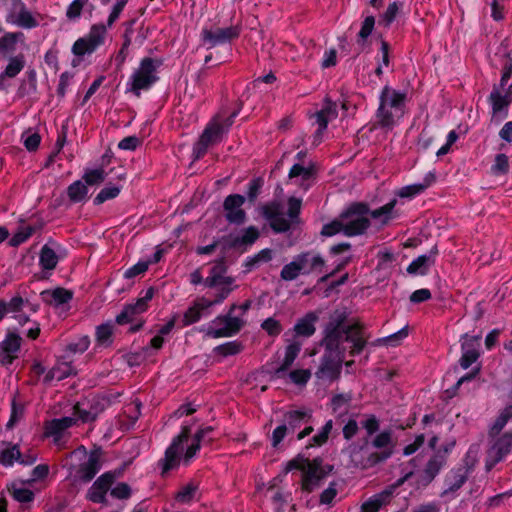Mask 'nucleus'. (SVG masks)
<instances>
[{"mask_svg":"<svg viewBox=\"0 0 512 512\" xmlns=\"http://www.w3.org/2000/svg\"><path fill=\"white\" fill-rule=\"evenodd\" d=\"M348 317L346 308L335 309L329 314L323 331L324 337L320 342L324 351L315 373L319 379L333 381L340 377L346 352L345 343L351 344V356L360 354L367 344L363 324L358 321L349 322Z\"/></svg>","mask_w":512,"mask_h":512,"instance_id":"obj_1","label":"nucleus"},{"mask_svg":"<svg viewBox=\"0 0 512 512\" xmlns=\"http://www.w3.org/2000/svg\"><path fill=\"white\" fill-rule=\"evenodd\" d=\"M396 203L397 200L393 199L386 205L373 211H370L368 204L363 202H354L350 204L339 215L344 226V235L352 237L364 234L370 226L368 215H371V217L375 219L384 216L385 218L383 222L386 223L390 218V213L395 207Z\"/></svg>","mask_w":512,"mask_h":512,"instance_id":"obj_2","label":"nucleus"},{"mask_svg":"<svg viewBox=\"0 0 512 512\" xmlns=\"http://www.w3.org/2000/svg\"><path fill=\"white\" fill-rule=\"evenodd\" d=\"M293 469L302 472L301 489L304 492L311 493L321 484V481L330 474L334 466L324 465L321 457H316L312 460L298 454L295 458L288 461L284 469L285 474Z\"/></svg>","mask_w":512,"mask_h":512,"instance_id":"obj_3","label":"nucleus"},{"mask_svg":"<svg viewBox=\"0 0 512 512\" xmlns=\"http://www.w3.org/2000/svg\"><path fill=\"white\" fill-rule=\"evenodd\" d=\"M406 93L385 86L380 94L377 110V124L386 130H392L397 121L405 114Z\"/></svg>","mask_w":512,"mask_h":512,"instance_id":"obj_4","label":"nucleus"},{"mask_svg":"<svg viewBox=\"0 0 512 512\" xmlns=\"http://www.w3.org/2000/svg\"><path fill=\"white\" fill-rule=\"evenodd\" d=\"M391 432L384 431L378 434L371 445L366 443L351 454L352 462L356 467L368 469L385 461L392 455Z\"/></svg>","mask_w":512,"mask_h":512,"instance_id":"obj_5","label":"nucleus"},{"mask_svg":"<svg viewBox=\"0 0 512 512\" xmlns=\"http://www.w3.org/2000/svg\"><path fill=\"white\" fill-rule=\"evenodd\" d=\"M259 230L255 226H249L243 231L242 235L229 234L223 236L207 246H200L196 249L199 255L211 254L216 248H220L221 256L227 257L231 250L243 253L254 244L259 238Z\"/></svg>","mask_w":512,"mask_h":512,"instance_id":"obj_6","label":"nucleus"},{"mask_svg":"<svg viewBox=\"0 0 512 512\" xmlns=\"http://www.w3.org/2000/svg\"><path fill=\"white\" fill-rule=\"evenodd\" d=\"M263 217L269 221L270 227L276 233H283L290 229L291 222L297 221L301 210V200L295 197L288 199V216L290 220L284 217L281 203L273 201L262 208Z\"/></svg>","mask_w":512,"mask_h":512,"instance_id":"obj_7","label":"nucleus"},{"mask_svg":"<svg viewBox=\"0 0 512 512\" xmlns=\"http://www.w3.org/2000/svg\"><path fill=\"white\" fill-rule=\"evenodd\" d=\"M162 65V60L146 57L142 59L139 68L132 75L131 91L140 96L141 90L150 88L157 80L156 70Z\"/></svg>","mask_w":512,"mask_h":512,"instance_id":"obj_8","label":"nucleus"},{"mask_svg":"<svg viewBox=\"0 0 512 512\" xmlns=\"http://www.w3.org/2000/svg\"><path fill=\"white\" fill-rule=\"evenodd\" d=\"M479 451L480 446L478 444L470 446L463 460V466L452 470L453 481L444 493L455 492L462 487L478 462Z\"/></svg>","mask_w":512,"mask_h":512,"instance_id":"obj_9","label":"nucleus"},{"mask_svg":"<svg viewBox=\"0 0 512 512\" xmlns=\"http://www.w3.org/2000/svg\"><path fill=\"white\" fill-rule=\"evenodd\" d=\"M490 439V447L487 450L485 464L487 471H490L510 452L512 447V433L506 432Z\"/></svg>","mask_w":512,"mask_h":512,"instance_id":"obj_10","label":"nucleus"},{"mask_svg":"<svg viewBox=\"0 0 512 512\" xmlns=\"http://www.w3.org/2000/svg\"><path fill=\"white\" fill-rule=\"evenodd\" d=\"M224 133L225 129L219 123L218 117H214L204 129L194 147L195 159L201 158L206 153L209 146L220 142Z\"/></svg>","mask_w":512,"mask_h":512,"instance_id":"obj_11","label":"nucleus"},{"mask_svg":"<svg viewBox=\"0 0 512 512\" xmlns=\"http://www.w3.org/2000/svg\"><path fill=\"white\" fill-rule=\"evenodd\" d=\"M413 475V471L406 473L403 477L398 479L395 483L386 487L380 493L374 495L369 498L361 505L362 512H378L381 507L388 504L393 496V493L397 488L402 486L411 476Z\"/></svg>","mask_w":512,"mask_h":512,"instance_id":"obj_12","label":"nucleus"},{"mask_svg":"<svg viewBox=\"0 0 512 512\" xmlns=\"http://www.w3.org/2000/svg\"><path fill=\"white\" fill-rule=\"evenodd\" d=\"M452 446H454V442L450 446L447 445L434 452L420 474L419 483L426 486L435 479L440 470L445 466L448 452Z\"/></svg>","mask_w":512,"mask_h":512,"instance_id":"obj_13","label":"nucleus"},{"mask_svg":"<svg viewBox=\"0 0 512 512\" xmlns=\"http://www.w3.org/2000/svg\"><path fill=\"white\" fill-rule=\"evenodd\" d=\"M191 429L189 426H184L181 433L176 436L171 445L165 451L164 459L160 460L162 465V474L167 473L169 470L176 467L179 463V455L182 451V443L188 440Z\"/></svg>","mask_w":512,"mask_h":512,"instance_id":"obj_14","label":"nucleus"},{"mask_svg":"<svg viewBox=\"0 0 512 512\" xmlns=\"http://www.w3.org/2000/svg\"><path fill=\"white\" fill-rule=\"evenodd\" d=\"M102 455L101 447L92 449L87 456V460L76 469L75 479L84 483L90 482L101 468Z\"/></svg>","mask_w":512,"mask_h":512,"instance_id":"obj_15","label":"nucleus"},{"mask_svg":"<svg viewBox=\"0 0 512 512\" xmlns=\"http://www.w3.org/2000/svg\"><path fill=\"white\" fill-rule=\"evenodd\" d=\"M106 33V27L104 25L92 26L90 33L85 38L78 39L72 48V51L77 56H82L86 53L93 52L97 46H99L103 37Z\"/></svg>","mask_w":512,"mask_h":512,"instance_id":"obj_16","label":"nucleus"},{"mask_svg":"<svg viewBox=\"0 0 512 512\" xmlns=\"http://www.w3.org/2000/svg\"><path fill=\"white\" fill-rule=\"evenodd\" d=\"M245 197L240 194L228 195L223 202L225 218L229 223L240 225L246 221V212L242 209Z\"/></svg>","mask_w":512,"mask_h":512,"instance_id":"obj_17","label":"nucleus"},{"mask_svg":"<svg viewBox=\"0 0 512 512\" xmlns=\"http://www.w3.org/2000/svg\"><path fill=\"white\" fill-rule=\"evenodd\" d=\"M235 305H232L229 313L225 316H219L217 317L213 323L219 322L224 323L225 326L223 328L214 329V328H208L206 334L213 338H220V337H230L236 333H238L242 327L243 321L237 317H233L232 311L235 309Z\"/></svg>","mask_w":512,"mask_h":512,"instance_id":"obj_18","label":"nucleus"},{"mask_svg":"<svg viewBox=\"0 0 512 512\" xmlns=\"http://www.w3.org/2000/svg\"><path fill=\"white\" fill-rule=\"evenodd\" d=\"M115 480V473L102 474L90 487L87 498L95 503H106V493Z\"/></svg>","mask_w":512,"mask_h":512,"instance_id":"obj_19","label":"nucleus"},{"mask_svg":"<svg viewBox=\"0 0 512 512\" xmlns=\"http://www.w3.org/2000/svg\"><path fill=\"white\" fill-rule=\"evenodd\" d=\"M225 256H221L210 270V275L204 280V284L209 288H214L219 285L229 286L234 282V278L225 276L227 272V265Z\"/></svg>","mask_w":512,"mask_h":512,"instance_id":"obj_20","label":"nucleus"},{"mask_svg":"<svg viewBox=\"0 0 512 512\" xmlns=\"http://www.w3.org/2000/svg\"><path fill=\"white\" fill-rule=\"evenodd\" d=\"M240 30L237 26H230L227 28H216L215 30L204 29L202 38L205 42L210 43L212 46L217 44L229 42L239 36Z\"/></svg>","mask_w":512,"mask_h":512,"instance_id":"obj_21","label":"nucleus"},{"mask_svg":"<svg viewBox=\"0 0 512 512\" xmlns=\"http://www.w3.org/2000/svg\"><path fill=\"white\" fill-rule=\"evenodd\" d=\"M489 101L492 105V118L507 117V108L512 101L510 93L501 94L500 88L495 85L489 96Z\"/></svg>","mask_w":512,"mask_h":512,"instance_id":"obj_22","label":"nucleus"},{"mask_svg":"<svg viewBox=\"0 0 512 512\" xmlns=\"http://www.w3.org/2000/svg\"><path fill=\"white\" fill-rule=\"evenodd\" d=\"M438 254V249L434 246L428 255H421L416 258L408 267L407 272L409 274H421L425 275L427 273L428 267L435 263L436 255Z\"/></svg>","mask_w":512,"mask_h":512,"instance_id":"obj_23","label":"nucleus"},{"mask_svg":"<svg viewBox=\"0 0 512 512\" xmlns=\"http://www.w3.org/2000/svg\"><path fill=\"white\" fill-rule=\"evenodd\" d=\"M73 297V293L65 288L58 287L54 290H45L41 292L42 300L54 306H60L69 302Z\"/></svg>","mask_w":512,"mask_h":512,"instance_id":"obj_24","label":"nucleus"},{"mask_svg":"<svg viewBox=\"0 0 512 512\" xmlns=\"http://www.w3.org/2000/svg\"><path fill=\"white\" fill-rule=\"evenodd\" d=\"M436 180V175L434 172H429L426 177L424 178V181L422 183L408 185L405 187H402L398 192L397 195L401 198H412L417 194L422 193L425 191L432 183H434Z\"/></svg>","mask_w":512,"mask_h":512,"instance_id":"obj_25","label":"nucleus"},{"mask_svg":"<svg viewBox=\"0 0 512 512\" xmlns=\"http://www.w3.org/2000/svg\"><path fill=\"white\" fill-rule=\"evenodd\" d=\"M212 305H214V302H210L205 298L197 300L194 305L185 312L182 320L184 326L197 322L202 315V311L208 309Z\"/></svg>","mask_w":512,"mask_h":512,"instance_id":"obj_26","label":"nucleus"},{"mask_svg":"<svg viewBox=\"0 0 512 512\" xmlns=\"http://www.w3.org/2000/svg\"><path fill=\"white\" fill-rule=\"evenodd\" d=\"M143 308V302L136 301L133 304H127L124 306L123 310L116 316L115 322L119 325H124L130 323L134 320V318L145 312Z\"/></svg>","mask_w":512,"mask_h":512,"instance_id":"obj_27","label":"nucleus"},{"mask_svg":"<svg viewBox=\"0 0 512 512\" xmlns=\"http://www.w3.org/2000/svg\"><path fill=\"white\" fill-rule=\"evenodd\" d=\"M43 226V221H38L34 225L20 226L9 240V245L12 247L19 246L21 243L25 242L35 231L41 230Z\"/></svg>","mask_w":512,"mask_h":512,"instance_id":"obj_28","label":"nucleus"},{"mask_svg":"<svg viewBox=\"0 0 512 512\" xmlns=\"http://www.w3.org/2000/svg\"><path fill=\"white\" fill-rule=\"evenodd\" d=\"M300 352V344L299 343H291L286 347L285 350V357L282 362V364L275 369L274 376L275 377H282L284 372H286L290 366L293 364L294 360L298 356Z\"/></svg>","mask_w":512,"mask_h":512,"instance_id":"obj_29","label":"nucleus"},{"mask_svg":"<svg viewBox=\"0 0 512 512\" xmlns=\"http://www.w3.org/2000/svg\"><path fill=\"white\" fill-rule=\"evenodd\" d=\"M311 418V414L306 410H292L287 411L284 414V423L289 428V432H293L296 428L300 427V425L305 422V420H309Z\"/></svg>","mask_w":512,"mask_h":512,"instance_id":"obj_30","label":"nucleus"},{"mask_svg":"<svg viewBox=\"0 0 512 512\" xmlns=\"http://www.w3.org/2000/svg\"><path fill=\"white\" fill-rule=\"evenodd\" d=\"M318 317L315 313L310 312L305 315L302 319L298 321L295 325L294 330L298 335L309 337L315 333L314 323L317 321Z\"/></svg>","mask_w":512,"mask_h":512,"instance_id":"obj_31","label":"nucleus"},{"mask_svg":"<svg viewBox=\"0 0 512 512\" xmlns=\"http://www.w3.org/2000/svg\"><path fill=\"white\" fill-rule=\"evenodd\" d=\"M75 420L71 417H63L60 419H53L46 424V435L47 436H58L60 437L62 432L71 427Z\"/></svg>","mask_w":512,"mask_h":512,"instance_id":"obj_32","label":"nucleus"},{"mask_svg":"<svg viewBox=\"0 0 512 512\" xmlns=\"http://www.w3.org/2000/svg\"><path fill=\"white\" fill-rule=\"evenodd\" d=\"M498 53H501L502 58L505 59L504 72L502 74L501 81H500V87H499V88H504V86L506 85L507 81L509 80V78L511 77V74H512V58L510 57V53L507 51L506 40H504L500 44V46L498 47V52H496L495 55H498Z\"/></svg>","mask_w":512,"mask_h":512,"instance_id":"obj_33","label":"nucleus"},{"mask_svg":"<svg viewBox=\"0 0 512 512\" xmlns=\"http://www.w3.org/2000/svg\"><path fill=\"white\" fill-rule=\"evenodd\" d=\"M39 262L43 269L52 270L58 263V256L48 245H44L40 251Z\"/></svg>","mask_w":512,"mask_h":512,"instance_id":"obj_34","label":"nucleus"},{"mask_svg":"<svg viewBox=\"0 0 512 512\" xmlns=\"http://www.w3.org/2000/svg\"><path fill=\"white\" fill-rule=\"evenodd\" d=\"M87 194V185L80 180L75 181L74 183L69 185L67 189V195L69 199L75 203L83 201L86 198Z\"/></svg>","mask_w":512,"mask_h":512,"instance_id":"obj_35","label":"nucleus"},{"mask_svg":"<svg viewBox=\"0 0 512 512\" xmlns=\"http://www.w3.org/2000/svg\"><path fill=\"white\" fill-rule=\"evenodd\" d=\"M7 20L25 28L36 26V20L25 7L17 12L15 16H7Z\"/></svg>","mask_w":512,"mask_h":512,"instance_id":"obj_36","label":"nucleus"},{"mask_svg":"<svg viewBox=\"0 0 512 512\" xmlns=\"http://www.w3.org/2000/svg\"><path fill=\"white\" fill-rule=\"evenodd\" d=\"M24 300L21 296H14L9 302L0 300V321L7 313H16L21 311Z\"/></svg>","mask_w":512,"mask_h":512,"instance_id":"obj_37","label":"nucleus"},{"mask_svg":"<svg viewBox=\"0 0 512 512\" xmlns=\"http://www.w3.org/2000/svg\"><path fill=\"white\" fill-rule=\"evenodd\" d=\"M21 342L22 338L18 334L10 332L5 340L0 343V349L5 354H12L20 349Z\"/></svg>","mask_w":512,"mask_h":512,"instance_id":"obj_38","label":"nucleus"},{"mask_svg":"<svg viewBox=\"0 0 512 512\" xmlns=\"http://www.w3.org/2000/svg\"><path fill=\"white\" fill-rule=\"evenodd\" d=\"M113 324L107 322L96 328V341L99 345L109 346L112 343Z\"/></svg>","mask_w":512,"mask_h":512,"instance_id":"obj_39","label":"nucleus"},{"mask_svg":"<svg viewBox=\"0 0 512 512\" xmlns=\"http://www.w3.org/2000/svg\"><path fill=\"white\" fill-rule=\"evenodd\" d=\"M198 490V485L194 483H188L183 486L175 495V499L181 503H189L193 500L195 493Z\"/></svg>","mask_w":512,"mask_h":512,"instance_id":"obj_40","label":"nucleus"},{"mask_svg":"<svg viewBox=\"0 0 512 512\" xmlns=\"http://www.w3.org/2000/svg\"><path fill=\"white\" fill-rule=\"evenodd\" d=\"M22 36L21 33H7L0 38V54L6 55L15 48L17 38Z\"/></svg>","mask_w":512,"mask_h":512,"instance_id":"obj_41","label":"nucleus"},{"mask_svg":"<svg viewBox=\"0 0 512 512\" xmlns=\"http://www.w3.org/2000/svg\"><path fill=\"white\" fill-rule=\"evenodd\" d=\"M407 336H408V327L406 326L394 334H391L387 337L380 338V339L376 340L375 344L396 346V345H399V343L403 339H405Z\"/></svg>","mask_w":512,"mask_h":512,"instance_id":"obj_42","label":"nucleus"},{"mask_svg":"<svg viewBox=\"0 0 512 512\" xmlns=\"http://www.w3.org/2000/svg\"><path fill=\"white\" fill-rule=\"evenodd\" d=\"M243 349V346L240 342L231 341L225 344L217 346L214 351L221 356L227 357L230 355H236L240 353Z\"/></svg>","mask_w":512,"mask_h":512,"instance_id":"obj_43","label":"nucleus"},{"mask_svg":"<svg viewBox=\"0 0 512 512\" xmlns=\"http://www.w3.org/2000/svg\"><path fill=\"white\" fill-rule=\"evenodd\" d=\"M313 165L304 167L301 164H294L289 171V178L301 177L303 181H307L313 177Z\"/></svg>","mask_w":512,"mask_h":512,"instance_id":"obj_44","label":"nucleus"},{"mask_svg":"<svg viewBox=\"0 0 512 512\" xmlns=\"http://www.w3.org/2000/svg\"><path fill=\"white\" fill-rule=\"evenodd\" d=\"M24 67L23 56H16L11 58L4 72L2 73L5 77H15Z\"/></svg>","mask_w":512,"mask_h":512,"instance_id":"obj_45","label":"nucleus"},{"mask_svg":"<svg viewBox=\"0 0 512 512\" xmlns=\"http://www.w3.org/2000/svg\"><path fill=\"white\" fill-rule=\"evenodd\" d=\"M120 193L119 186H108L103 188L94 199L96 205H100L107 200L116 198Z\"/></svg>","mask_w":512,"mask_h":512,"instance_id":"obj_46","label":"nucleus"},{"mask_svg":"<svg viewBox=\"0 0 512 512\" xmlns=\"http://www.w3.org/2000/svg\"><path fill=\"white\" fill-rule=\"evenodd\" d=\"M340 232L344 233V226L340 217L338 216V218L334 219L330 223L325 224L322 227L320 234L323 237H331Z\"/></svg>","mask_w":512,"mask_h":512,"instance_id":"obj_47","label":"nucleus"},{"mask_svg":"<svg viewBox=\"0 0 512 512\" xmlns=\"http://www.w3.org/2000/svg\"><path fill=\"white\" fill-rule=\"evenodd\" d=\"M105 178L106 173L102 168L86 171L83 175V180L85 181L86 185L100 184L104 182Z\"/></svg>","mask_w":512,"mask_h":512,"instance_id":"obj_48","label":"nucleus"},{"mask_svg":"<svg viewBox=\"0 0 512 512\" xmlns=\"http://www.w3.org/2000/svg\"><path fill=\"white\" fill-rule=\"evenodd\" d=\"M20 457L21 452L17 445L0 451V463L3 465H11L14 460L18 461Z\"/></svg>","mask_w":512,"mask_h":512,"instance_id":"obj_49","label":"nucleus"},{"mask_svg":"<svg viewBox=\"0 0 512 512\" xmlns=\"http://www.w3.org/2000/svg\"><path fill=\"white\" fill-rule=\"evenodd\" d=\"M8 490L12 492V495L15 500L27 503L31 502L34 499V493L25 488H16L14 484L11 485V487H8Z\"/></svg>","mask_w":512,"mask_h":512,"instance_id":"obj_50","label":"nucleus"},{"mask_svg":"<svg viewBox=\"0 0 512 512\" xmlns=\"http://www.w3.org/2000/svg\"><path fill=\"white\" fill-rule=\"evenodd\" d=\"M375 25L374 16H367L361 26V29L358 33V43L365 41L368 36L371 35Z\"/></svg>","mask_w":512,"mask_h":512,"instance_id":"obj_51","label":"nucleus"},{"mask_svg":"<svg viewBox=\"0 0 512 512\" xmlns=\"http://www.w3.org/2000/svg\"><path fill=\"white\" fill-rule=\"evenodd\" d=\"M272 259V250L271 249H263L259 253H257L255 256L250 258L246 263L245 266L248 269H251L255 265L261 263V262H268Z\"/></svg>","mask_w":512,"mask_h":512,"instance_id":"obj_52","label":"nucleus"},{"mask_svg":"<svg viewBox=\"0 0 512 512\" xmlns=\"http://www.w3.org/2000/svg\"><path fill=\"white\" fill-rule=\"evenodd\" d=\"M401 7L402 4L398 2H393L388 5L386 11L382 15V21L386 27H388L395 20Z\"/></svg>","mask_w":512,"mask_h":512,"instance_id":"obj_53","label":"nucleus"},{"mask_svg":"<svg viewBox=\"0 0 512 512\" xmlns=\"http://www.w3.org/2000/svg\"><path fill=\"white\" fill-rule=\"evenodd\" d=\"M300 273L299 266L292 261L282 268L280 275L283 280L292 281L296 279Z\"/></svg>","mask_w":512,"mask_h":512,"instance_id":"obj_54","label":"nucleus"},{"mask_svg":"<svg viewBox=\"0 0 512 512\" xmlns=\"http://www.w3.org/2000/svg\"><path fill=\"white\" fill-rule=\"evenodd\" d=\"M261 327L265 330L270 336H277L282 331V326L280 322L272 317L267 318L262 324Z\"/></svg>","mask_w":512,"mask_h":512,"instance_id":"obj_55","label":"nucleus"},{"mask_svg":"<svg viewBox=\"0 0 512 512\" xmlns=\"http://www.w3.org/2000/svg\"><path fill=\"white\" fill-rule=\"evenodd\" d=\"M492 170L494 173L497 174H506L509 170L508 157L503 153L496 155L495 163L492 166Z\"/></svg>","mask_w":512,"mask_h":512,"instance_id":"obj_56","label":"nucleus"},{"mask_svg":"<svg viewBox=\"0 0 512 512\" xmlns=\"http://www.w3.org/2000/svg\"><path fill=\"white\" fill-rule=\"evenodd\" d=\"M332 427H333L332 420L327 421L326 424L322 427V430L312 438V441L314 442V444L319 445V446L325 444L328 440V437L332 430Z\"/></svg>","mask_w":512,"mask_h":512,"instance_id":"obj_57","label":"nucleus"},{"mask_svg":"<svg viewBox=\"0 0 512 512\" xmlns=\"http://www.w3.org/2000/svg\"><path fill=\"white\" fill-rule=\"evenodd\" d=\"M316 118V122L318 124V130L315 133V142L319 143L321 141V137L323 132L326 130L328 122L330 119H328L321 111H317L314 114Z\"/></svg>","mask_w":512,"mask_h":512,"instance_id":"obj_58","label":"nucleus"},{"mask_svg":"<svg viewBox=\"0 0 512 512\" xmlns=\"http://www.w3.org/2000/svg\"><path fill=\"white\" fill-rule=\"evenodd\" d=\"M352 400V395L350 393H340L336 394L331 401V405L334 411L340 410L343 407H346L350 401Z\"/></svg>","mask_w":512,"mask_h":512,"instance_id":"obj_59","label":"nucleus"},{"mask_svg":"<svg viewBox=\"0 0 512 512\" xmlns=\"http://www.w3.org/2000/svg\"><path fill=\"white\" fill-rule=\"evenodd\" d=\"M463 342L461 344L462 352L467 351H478V342L481 339L480 335L469 336L468 334L463 335Z\"/></svg>","mask_w":512,"mask_h":512,"instance_id":"obj_60","label":"nucleus"},{"mask_svg":"<svg viewBox=\"0 0 512 512\" xmlns=\"http://www.w3.org/2000/svg\"><path fill=\"white\" fill-rule=\"evenodd\" d=\"M338 493V490H337V483L336 482H331L328 486V488H326L321 494H320V503L321 504H330L333 499L336 497Z\"/></svg>","mask_w":512,"mask_h":512,"instance_id":"obj_61","label":"nucleus"},{"mask_svg":"<svg viewBox=\"0 0 512 512\" xmlns=\"http://www.w3.org/2000/svg\"><path fill=\"white\" fill-rule=\"evenodd\" d=\"M149 265H150V262H144V261L138 262L133 267H131L125 271L124 277L126 279H131L137 275H140L147 271Z\"/></svg>","mask_w":512,"mask_h":512,"instance_id":"obj_62","label":"nucleus"},{"mask_svg":"<svg viewBox=\"0 0 512 512\" xmlns=\"http://www.w3.org/2000/svg\"><path fill=\"white\" fill-rule=\"evenodd\" d=\"M111 495L117 499H127L131 495V488L127 483H119L111 490Z\"/></svg>","mask_w":512,"mask_h":512,"instance_id":"obj_63","label":"nucleus"},{"mask_svg":"<svg viewBox=\"0 0 512 512\" xmlns=\"http://www.w3.org/2000/svg\"><path fill=\"white\" fill-rule=\"evenodd\" d=\"M311 373L309 370H294L289 373V377L295 384H305L310 378Z\"/></svg>","mask_w":512,"mask_h":512,"instance_id":"obj_64","label":"nucleus"}]
</instances>
